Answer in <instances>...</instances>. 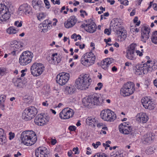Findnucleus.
I'll return each mask as SVG.
<instances>
[{"instance_id": "0eeeda50", "label": "nucleus", "mask_w": 157, "mask_h": 157, "mask_svg": "<svg viewBox=\"0 0 157 157\" xmlns=\"http://www.w3.org/2000/svg\"><path fill=\"white\" fill-rule=\"evenodd\" d=\"M152 65L142 63L136 65L134 67V72L137 75L144 74L152 70Z\"/></svg>"}, {"instance_id": "bf43d9fd", "label": "nucleus", "mask_w": 157, "mask_h": 157, "mask_svg": "<svg viewBox=\"0 0 157 157\" xmlns=\"http://www.w3.org/2000/svg\"><path fill=\"white\" fill-rule=\"evenodd\" d=\"M51 143L52 145H54L56 143V140L55 139H52L51 141Z\"/></svg>"}, {"instance_id": "774afa93", "label": "nucleus", "mask_w": 157, "mask_h": 157, "mask_svg": "<svg viewBox=\"0 0 157 157\" xmlns=\"http://www.w3.org/2000/svg\"><path fill=\"white\" fill-rule=\"evenodd\" d=\"M74 1L75 2L73 4L74 6H76L77 5H78L79 4V2H78L77 1Z\"/></svg>"}, {"instance_id": "6ab92c4d", "label": "nucleus", "mask_w": 157, "mask_h": 157, "mask_svg": "<svg viewBox=\"0 0 157 157\" xmlns=\"http://www.w3.org/2000/svg\"><path fill=\"white\" fill-rule=\"evenodd\" d=\"M81 27L82 28H84L86 31L90 33H94L97 29L95 24L93 21L89 22L87 24H82L81 25Z\"/></svg>"}, {"instance_id": "473e14b6", "label": "nucleus", "mask_w": 157, "mask_h": 157, "mask_svg": "<svg viewBox=\"0 0 157 157\" xmlns=\"http://www.w3.org/2000/svg\"><path fill=\"white\" fill-rule=\"evenodd\" d=\"M75 90L76 89L73 86H67L65 89L64 92L67 94H72L75 92Z\"/></svg>"}, {"instance_id": "9b49d317", "label": "nucleus", "mask_w": 157, "mask_h": 157, "mask_svg": "<svg viewBox=\"0 0 157 157\" xmlns=\"http://www.w3.org/2000/svg\"><path fill=\"white\" fill-rule=\"evenodd\" d=\"M137 46L136 44L133 43L130 44L126 51L125 56L127 59L130 60L136 59V55L135 54V51Z\"/></svg>"}, {"instance_id": "a878e982", "label": "nucleus", "mask_w": 157, "mask_h": 157, "mask_svg": "<svg viewBox=\"0 0 157 157\" xmlns=\"http://www.w3.org/2000/svg\"><path fill=\"white\" fill-rule=\"evenodd\" d=\"M77 19L74 16H71L64 23V26L67 28H69L73 27L76 23Z\"/></svg>"}, {"instance_id": "09e8293b", "label": "nucleus", "mask_w": 157, "mask_h": 157, "mask_svg": "<svg viewBox=\"0 0 157 157\" xmlns=\"http://www.w3.org/2000/svg\"><path fill=\"white\" fill-rule=\"evenodd\" d=\"M9 139L11 140L13 139L15 136V134L14 133H12V132H10L9 133Z\"/></svg>"}, {"instance_id": "5fc2aeb1", "label": "nucleus", "mask_w": 157, "mask_h": 157, "mask_svg": "<svg viewBox=\"0 0 157 157\" xmlns=\"http://www.w3.org/2000/svg\"><path fill=\"white\" fill-rule=\"evenodd\" d=\"M76 128V127L74 126H70L68 128V129L71 131H75Z\"/></svg>"}, {"instance_id": "bb28decb", "label": "nucleus", "mask_w": 157, "mask_h": 157, "mask_svg": "<svg viewBox=\"0 0 157 157\" xmlns=\"http://www.w3.org/2000/svg\"><path fill=\"white\" fill-rule=\"evenodd\" d=\"M4 6L5 7L3 8V11L1 16V18L0 19V21L2 22L9 19L10 15V13L9 11L8 8L4 5Z\"/></svg>"}, {"instance_id": "69168bd1", "label": "nucleus", "mask_w": 157, "mask_h": 157, "mask_svg": "<svg viewBox=\"0 0 157 157\" xmlns=\"http://www.w3.org/2000/svg\"><path fill=\"white\" fill-rule=\"evenodd\" d=\"M25 71V70H23L21 71V72L22 73V74H21V77H23L25 75V73H24Z\"/></svg>"}, {"instance_id": "f257e3e1", "label": "nucleus", "mask_w": 157, "mask_h": 157, "mask_svg": "<svg viewBox=\"0 0 157 157\" xmlns=\"http://www.w3.org/2000/svg\"><path fill=\"white\" fill-rule=\"evenodd\" d=\"M22 143L27 146L34 144L37 140L36 136L32 131H26L23 132L21 136Z\"/></svg>"}, {"instance_id": "0e129e2a", "label": "nucleus", "mask_w": 157, "mask_h": 157, "mask_svg": "<svg viewBox=\"0 0 157 157\" xmlns=\"http://www.w3.org/2000/svg\"><path fill=\"white\" fill-rule=\"evenodd\" d=\"M104 41L106 42V43L109 42H110L111 41V39L110 38H109L107 39H105Z\"/></svg>"}, {"instance_id": "393cba45", "label": "nucleus", "mask_w": 157, "mask_h": 157, "mask_svg": "<svg viewBox=\"0 0 157 157\" xmlns=\"http://www.w3.org/2000/svg\"><path fill=\"white\" fill-rule=\"evenodd\" d=\"M117 33V39L118 40L122 41L124 40L127 37V32L124 28H120L119 30L115 31Z\"/></svg>"}, {"instance_id": "1a4fd4ad", "label": "nucleus", "mask_w": 157, "mask_h": 157, "mask_svg": "<svg viewBox=\"0 0 157 157\" xmlns=\"http://www.w3.org/2000/svg\"><path fill=\"white\" fill-rule=\"evenodd\" d=\"M33 56V54L31 52L29 51L24 52L20 56L19 62L22 65H26L31 62Z\"/></svg>"}, {"instance_id": "39448f33", "label": "nucleus", "mask_w": 157, "mask_h": 157, "mask_svg": "<svg viewBox=\"0 0 157 157\" xmlns=\"http://www.w3.org/2000/svg\"><path fill=\"white\" fill-rule=\"evenodd\" d=\"M38 112L37 109L33 106L26 108L22 113V119L26 121H29L33 118Z\"/></svg>"}, {"instance_id": "13d9d810", "label": "nucleus", "mask_w": 157, "mask_h": 157, "mask_svg": "<svg viewBox=\"0 0 157 157\" xmlns=\"http://www.w3.org/2000/svg\"><path fill=\"white\" fill-rule=\"evenodd\" d=\"M44 25H43V27L44 26L46 27V26L47 25H49L50 24V23L48 22V20H45L44 22Z\"/></svg>"}, {"instance_id": "7ed1b4c3", "label": "nucleus", "mask_w": 157, "mask_h": 157, "mask_svg": "<svg viewBox=\"0 0 157 157\" xmlns=\"http://www.w3.org/2000/svg\"><path fill=\"white\" fill-rule=\"evenodd\" d=\"M99 96L96 93H92L87 99H83L82 103L84 105L89 108H91L93 105H98L100 103Z\"/></svg>"}, {"instance_id": "7c9ffc66", "label": "nucleus", "mask_w": 157, "mask_h": 157, "mask_svg": "<svg viewBox=\"0 0 157 157\" xmlns=\"http://www.w3.org/2000/svg\"><path fill=\"white\" fill-rule=\"evenodd\" d=\"M13 82L14 85L17 88H23L25 86V84L21 78H14Z\"/></svg>"}, {"instance_id": "72a5a7b5", "label": "nucleus", "mask_w": 157, "mask_h": 157, "mask_svg": "<svg viewBox=\"0 0 157 157\" xmlns=\"http://www.w3.org/2000/svg\"><path fill=\"white\" fill-rule=\"evenodd\" d=\"M41 2L40 0H33L32 4L33 8L35 10H39L41 6Z\"/></svg>"}, {"instance_id": "412c9836", "label": "nucleus", "mask_w": 157, "mask_h": 157, "mask_svg": "<svg viewBox=\"0 0 157 157\" xmlns=\"http://www.w3.org/2000/svg\"><path fill=\"white\" fill-rule=\"evenodd\" d=\"M122 23V20L119 18H114L110 24V28L113 29V31H116L120 28H123L121 26Z\"/></svg>"}, {"instance_id": "338daca9", "label": "nucleus", "mask_w": 157, "mask_h": 157, "mask_svg": "<svg viewBox=\"0 0 157 157\" xmlns=\"http://www.w3.org/2000/svg\"><path fill=\"white\" fill-rule=\"evenodd\" d=\"M21 155V154L20 152L18 151L17 152V154H15L14 155V156L15 157H18V156H20Z\"/></svg>"}, {"instance_id": "f3484780", "label": "nucleus", "mask_w": 157, "mask_h": 157, "mask_svg": "<svg viewBox=\"0 0 157 157\" xmlns=\"http://www.w3.org/2000/svg\"><path fill=\"white\" fill-rule=\"evenodd\" d=\"M141 40L144 43H145L146 40L149 38V33H150V28L148 26L144 25L141 29Z\"/></svg>"}, {"instance_id": "de8ad7c7", "label": "nucleus", "mask_w": 157, "mask_h": 157, "mask_svg": "<svg viewBox=\"0 0 157 157\" xmlns=\"http://www.w3.org/2000/svg\"><path fill=\"white\" fill-rule=\"evenodd\" d=\"M80 12L81 13L80 16L82 17H84V14H85V15L86 16L87 15V13H86V11L85 10H80Z\"/></svg>"}, {"instance_id": "cd10ccee", "label": "nucleus", "mask_w": 157, "mask_h": 157, "mask_svg": "<svg viewBox=\"0 0 157 157\" xmlns=\"http://www.w3.org/2000/svg\"><path fill=\"white\" fill-rule=\"evenodd\" d=\"M148 119V116L145 113H140L138 114L136 116V120L143 123H146Z\"/></svg>"}, {"instance_id": "4468645a", "label": "nucleus", "mask_w": 157, "mask_h": 157, "mask_svg": "<svg viewBox=\"0 0 157 157\" xmlns=\"http://www.w3.org/2000/svg\"><path fill=\"white\" fill-rule=\"evenodd\" d=\"M74 114L73 109L66 108L63 109L60 112L59 117L61 119L66 120L72 117Z\"/></svg>"}, {"instance_id": "8fccbe9b", "label": "nucleus", "mask_w": 157, "mask_h": 157, "mask_svg": "<svg viewBox=\"0 0 157 157\" xmlns=\"http://www.w3.org/2000/svg\"><path fill=\"white\" fill-rule=\"evenodd\" d=\"M121 3L124 5H128V1L127 0H123L120 1Z\"/></svg>"}, {"instance_id": "423d86ee", "label": "nucleus", "mask_w": 157, "mask_h": 157, "mask_svg": "<svg viewBox=\"0 0 157 157\" xmlns=\"http://www.w3.org/2000/svg\"><path fill=\"white\" fill-rule=\"evenodd\" d=\"M95 57L92 52L86 53L83 56L81 59V62L83 65L87 67L92 65L94 63Z\"/></svg>"}, {"instance_id": "ddd939ff", "label": "nucleus", "mask_w": 157, "mask_h": 157, "mask_svg": "<svg viewBox=\"0 0 157 157\" xmlns=\"http://www.w3.org/2000/svg\"><path fill=\"white\" fill-rule=\"evenodd\" d=\"M22 47L20 42L16 40L13 41L11 43L10 46L12 51L9 54H11L13 56H17L21 51Z\"/></svg>"}, {"instance_id": "ea45409f", "label": "nucleus", "mask_w": 157, "mask_h": 157, "mask_svg": "<svg viewBox=\"0 0 157 157\" xmlns=\"http://www.w3.org/2000/svg\"><path fill=\"white\" fill-rule=\"evenodd\" d=\"M7 71V69L5 67H0V76H2L5 75Z\"/></svg>"}, {"instance_id": "f03ea898", "label": "nucleus", "mask_w": 157, "mask_h": 157, "mask_svg": "<svg viewBox=\"0 0 157 157\" xmlns=\"http://www.w3.org/2000/svg\"><path fill=\"white\" fill-rule=\"evenodd\" d=\"M92 80L89 78L88 74L80 75L76 80L75 86L81 90H85L90 85Z\"/></svg>"}, {"instance_id": "37998d69", "label": "nucleus", "mask_w": 157, "mask_h": 157, "mask_svg": "<svg viewBox=\"0 0 157 157\" xmlns=\"http://www.w3.org/2000/svg\"><path fill=\"white\" fill-rule=\"evenodd\" d=\"M135 52L137 54V55L139 56L140 57L142 56L143 55V53L144 52V50L143 49H141V51L136 50Z\"/></svg>"}, {"instance_id": "a18cd8bd", "label": "nucleus", "mask_w": 157, "mask_h": 157, "mask_svg": "<svg viewBox=\"0 0 157 157\" xmlns=\"http://www.w3.org/2000/svg\"><path fill=\"white\" fill-rule=\"evenodd\" d=\"M44 2L45 3V7L47 9H49L50 7V5L49 2L48 0H44Z\"/></svg>"}, {"instance_id": "5701e85b", "label": "nucleus", "mask_w": 157, "mask_h": 157, "mask_svg": "<svg viewBox=\"0 0 157 157\" xmlns=\"http://www.w3.org/2000/svg\"><path fill=\"white\" fill-rule=\"evenodd\" d=\"M19 13H25V14H29L32 13V8L27 4H23L20 6L18 9Z\"/></svg>"}, {"instance_id": "680f3d73", "label": "nucleus", "mask_w": 157, "mask_h": 157, "mask_svg": "<svg viewBox=\"0 0 157 157\" xmlns=\"http://www.w3.org/2000/svg\"><path fill=\"white\" fill-rule=\"evenodd\" d=\"M107 1L108 2L110 3L111 5H113L115 2V1L114 0H107Z\"/></svg>"}, {"instance_id": "aec40b11", "label": "nucleus", "mask_w": 157, "mask_h": 157, "mask_svg": "<svg viewBox=\"0 0 157 157\" xmlns=\"http://www.w3.org/2000/svg\"><path fill=\"white\" fill-rule=\"evenodd\" d=\"M155 134L151 132H148L144 135L141 139L142 143L145 144H149L153 141Z\"/></svg>"}, {"instance_id": "9d476101", "label": "nucleus", "mask_w": 157, "mask_h": 157, "mask_svg": "<svg viewBox=\"0 0 157 157\" xmlns=\"http://www.w3.org/2000/svg\"><path fill=\"white\" fill-rule=\"evenodd\" d=\"M44 69V65L40 63H34L31 66V74L34 76H38L42 73Z\"/></svg>"}, {"instance_id": "49530a36", "label": "nucleus", "mask_w": 157, "mask_h": 157, "mask_svg": "<svg viewBox=\"0 0 157 157\" xmlns=\"http://www.w3.org/2000/svg\"><path fill=\"white\" fill-rule=\"evenodd\" d=\"M138 21V17H135L133 20V21L134 23H136V25L137 26L139 25L140 24V21H139L138 22L137 21Z\"/></svg>"}, {"instance_id": "dca6fc26", "label": "nucleus", "mask_w": 157, "mask_h": 157, "mask_svg": "<svg viewBox=\"0 0 157 157\" xmlns=\"http://www.w3.org/2000/svg\"><path fill=\"white\" fill-rule=\"evenodd\" d=\"M118 129L120 133L123 134H132V128L126 122L121 124L118 127Z\"/></svg>"}, {"instance_id": "c9c22d12", "label": "nucleus", "mask_w": 157, "mask_h": 157, "mask_svg": "<svg viewBox=\"0 0 157 157\" xmlns=\"http://www.w3.org/2000/svg\"><path fill=\"white\" fill-rule=\"evenodd\" d=\"M151 42L155 44H157V31L153 32L151 37Z\"/></svg>"}, {"instance_id": "c03bdc74", "label": "nucleus", "mask_w": 157, "mask_h": 157, "mask_svg": "<svg viewBox=\"0 0 157 157\" xmlns=\"http://www.w3.org/2000/svg\"><path fill=\"white\" fill-rule=\"evenodd\" d=\"M146 59L147 60V61L146 62V63H146L147 65L150 64L151 65H152V61L151 60H149L150 59V58L149 56H146Z\"/></svg>"}, {"instance_id": "e2e57ef3", "label": "nucleus", "mask_w": 157, "mask_h": 157, "mask_svg": "<svg viewBox=\"0 0 157 157\" xmlns=\"http://www.w3.org/2000/svg\"><path fill=\"white\" fill-rule=\"evenodd\" d=\"M97 86L99 88L101 89L103 86L101 82H99L97 84Z\"/></svg>"}, {"instance_id": "2f4dec72", "label": "nucleus", "mask_w": 157, "mask_h": 157, "mask_svg": "<svg viewBox=\"0 0 157 157\" xmlns=\"http://www.w3.org/2000/svg\"><path fill=\"white\" fill-rule=\"evenodd\" d=\"M7 141L6 134L2 128H0V144L3 145Z\"/></svg>"}, {"instance_id": "6e6552de", "label": "nucleus", "mask_w": 157, "mask_h": 157, "mask_svg": "<svg viewBox=\"0 0 157 157\" xmlns=\"http://www.w3.org/2000/svg\"><path fill=\"white\" fill-rule=\"evenodd\" d=\"M100 116L101 119L106 121H113L116 118L115 113L108 109L102 110L101 112Z\"/></svg>"}, {"instance_id": "c85d7f7f", "label": "nucleus", "mask_w": 157, "mask_h": 157, "mask_svg": "<svg viewBox=\"0 0 157 157\" xmlns=\"http://www.w3.org/2000/svg\"><path fill=\"white\" fill-rule=\"evenodd\" d=\"M113 63V59L112 58H107L102 61L101 62V67L103 69L106 70L110 65Z\"/></svg>"}, {"instance_id": "6e6d98bb", "label": "nucleus", "mask_w": 157, "mask_h": 157, "mask_svg": "<svg viewBox=\"0 0 157 157\" xmlns=\"http://www.w3.org/2000/svg\"><path fill=\"white\" fill-rule=\"evenodd\" d=\"M97 156L98 157H107V155H106L104 153H101L100 154H99L98 153L97 154Z\"/></svg>"}, {"instance_id": "4be33fe9", "label": "nucleus", "mask_w": 157, "mask_h": 157, "mask_svg": "<svg viewBox=\"0 0 157 157\" xmlns=\"http://www.w3.org/2000/svg\"><path fill=\"white\" fill-rule=\"evenodd\" d=\"M49 118L43 115L40 114L37 115L34 120L35 123L39 126L43 125L49 121Z\"/></svg>"}, {"instance_id": "20e7f679", "label": "nucleus", "mask_w": 157, "mask_h": 157, "mask_svg": "<svg viewBox=\"0 0 157 157\" xmlns=\"http://www.w3.org/2000/svg\"><path fill=\"white\" fill-rule=\"evenodd\" d=\"M135 90V84L132 82H128L124 84L120 90L121 95L123 97L129 96Z\"/></svg>"}, {"instance_id": "3c124183", "label": "nucleus", "mask_w": 157, "mask_h": 157, "mask_svg": "<svg viewBox=\"0 0 157 157\" xmlns=\"http://www.w3.org/2000/svg\"><path fill=\"white\" fill-rule=\"evenodd\" d=\"M14 25L17 27H21L22 26V23L20 22H19V21H17L15 22Z\"/></svg>"}, {"instance_id": "e433bc0d", "label": "nucleus", "mask_w": 157, "mask_h": 157, "mask_svg": "<svg viewBox=\"0 0 157 157\" xmlns=\"http://www.w3.org/2000/svg\"><path fill=\"white\" fill-rule=\"evenodd\" d=\"M7 32L10 34H15L17 33V31L13 27H11L7 29Z\"/></svg>"}, {"instance_id": "58836bf2", "label": "nucleus", "mask_w": 157, "mask_h": 157, "mask_svg": "<svg viewBox=\"0 0 157 157\" xmlns=\"http://www.w3.org/2000/svg\"><path fill=\"white\" fill-rule=\"evenodd\" d=\"M154 148L152 147H149L147 148L145 151V153L147 155L152 154L154 152Z\"/></svg>"}, {"instance_id": "4c0bfd02", "label": "nucleus", "mask_w": 157, "mask_h": 157, "mask_svg": "<svg viewBox=\"0 0 157 157\" xmlns=\"http://www.w3.org/2000/svg\"><path fill=\"white\" fill-rule=\"evenodd\" d=\"M46 14L45 13H39L37 15V17L38 20L41 21L42 19H44L46 16Z\"/></svg>"}, {"instance_id": "79ce46f5", "label": "nucleus", "mask_w": 157, "mask_h": 157, "mask_svg": "<svg viewBox=\"0 0 157 157\" xmlns=\"http://www.w3.org/2000/svg\"><path fill=\"white\" fill-rule=\"evenodd\" d=\"M110 155L113 157H124L123 153H120L119 151L116 154L111 153Z\"/></svg>"}, {"instance_id": "4d7b16f0", "label": "nucleus", "mask_w": 157, "mask_h": 157, "mask_svg": "<svg viewBox=\"0 0 157 157\" xmlns=\"http://www.w3.org/2000/svg\"><path fill=\"white\" fill-rule=\"evenodd\" d=\"M111 30H109L108 29H105L104 31V33L105 34H107L108 35H109L110 34Z\"/></svg>"}, {"instance_id": "a211bd4d", "label": "nucleus", "mask_w": 157, "mask_h": 157, "mask_svg": "<svg viewBox=\"0 0 157 157\" xmlns=\"http://www.w3.org/2000/svg\"><path fill=\"white\" fill-rule=\"evenodd\" d=\"M36 157H48L49 152L45 147H39L35 151Z\"/></svg>"}, {"instance_id": "c756f323", "label": "nucleus", "mask_w": 157, "mask_h": 157, "mask_svg": "<svg viewBox=\"0 0 157 157\" xmlns=\"http://www.w3.org/2000/svg\"><path fill=\"white\" fill-rule=\"evenodd\" d=\"M98 121L97 119L93 117H89L86 120V123L90 126L95 127V124L98 123Z\"/></svg>"}, {"instance_id": "864d4df0", "label": "nucleus", "mask_w": 157, "mask_h": 157, "mask_svg": "<svg viewBox=\"0 0 157 157\" xmlns=\"http://www.w3.org/2000/svg\"><path fill=\"white\" fill-rule=\"evenodd\" d=\"M5 7L4 6V5L3 4H0V19L1 18V16L3 8Z\"/></svg>"}, {"instance_id": "052dcab7", "label": "nucleus", "mask_w": 157, "mask_h": 157, "mask_svg": "<svg viewBox=\"0 0 157 157\" xmlns=\"http://www.w3.org/2000/svg\"><path fill=\"white\" fill-rule=\"evenodd\" d=\"M47 102V101H45L42 102V105L44 106H47L48 105V104Z\"/></svg>"}, {"instance_id": "a19ab883", "label": "nucleus", "mask_w": 157, "mask_h": 157, "mask_svg": "<svg viewBox=\"0 0 157 157\" xmlns=\"http://www.w3.org/2000/svg\"><path fill=\"white\" fill-rule=\"evenodd\" d=\"M72 39H74L75 41H76L78 40H81V36L79 35H77L75 33H74L71 36Z\"/></svg>"}, {"instance_id": "b1692460", "label": "nucleus", "mask_w": 157, "mask_h": 157, "mask_svg": "<svg viewBox=\"0 0 157 157\" xmlns=\"http://www.w3.org/2000/svg\"><path fill=\"white\" fill-rule=\"evenodd\" d=\"M141 102L145 109L151 110L154 109L155 108V104L147 98L142 99Z\"/></svg>"}, {"instance_id": "f704fd0d", "label": "nucleus", "mask_w": 157, "mask_h": 157, "mask_svg": "<svg viewBox=\"0 0 157 157\" xmlns=\"http://www.w3.org/2000/svg\"><path fill=\"white\" fill-rule=\"evenodd\" d=\"M6 97L4 95L0 96V108L3 110H5V101Z\"/></svg>"}, {"instance_id": "2eb2a0df", "label": "nucleus", "mask_w": 157, "mask_h": 157, "mask_svg": "<svg viewBox=\"0 0 157 157\" xmlns=\"http://www.w3.org/2000/svg\"><path fill=\"white\" fill-rule=\"evenodd\" d=\"M62 58L61 55L57 53L49 54L47 58L48 62L51 64H56L61 61Z\"/></svg>"}, {"instance_id": "603ef678", "label": "nucleus", "mask_w": 157, "mask_h": 157, "mask_svg": "<svg viewBox=\"0 0 157 157\" xmlns=\"http://www.w3.org/2000/svg\"><path fill=\"white\" fill-rule=\"evenodd\" d=\"M78 147H74L73 149V151L74 152L75 154H78L79 153L78 151Z\"/></svg>"}, {"instance_id": "f8f14e48", "label": "nucleus", "mask_w": 157, "mask_h": 157, "mask_svg": "<svg viewBox=\"0 0 157 157\" xmlns=\"http://www.w3.org/2000/svg\"><path fill=\"white\" fill-rule=\"evenodd\" d=\"M70 75L68 73L63 72L58 74L56 77V82L60 85H65L69 80Z\"/></svg>"}]
</instances>
